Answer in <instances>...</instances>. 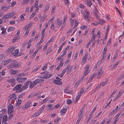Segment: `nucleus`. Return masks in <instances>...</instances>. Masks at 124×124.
Instances as JSON below:
<instances>
[{"label": "nucleus", "mask_w": 124, "mask_h": 124, "mask_svg": "<svg viewBox=\"0 0 124 124\" xmlns=\"http://www.w3.org/2000/svg\"><path fill=\"white\" fill-rule=\"evenodd\" d=\"M56 9V7L55 6H54L52 9V10H51V13H52L54 14V11Z\"/></svg>", "instance_id": "obj_53"}, {"label": "nucleus", "mask_w": 124, "mask_h": 124, "mask_svg": "<svg viewBox=\"0 0 124 124\" xmlns=\"http://www.w3.org/2000/svg\"><path fill=\"white\" fill-rule=\"evenodd\" d=\"M101 86H100V85H99L98 86L96 87L95 89L93 90V92H95Z\"/></svg>", "instance_id": "obj_36"}, {"label": "nucleus", "mask_w": 124, "mask_h": 124, "mask_svg": "<svg viewBox=\"0 0 124 124\" xmlns=\"http://www.w3.org/2000/svg\"><path fill=\"white\" fill-rule=\"evenodd\" d=\"M13 30V27H9L8 30V32H9L12 31Z\"/></svg>", "instance_id": "obj_32"}, {"label": "nucleus", "mask_w": 124, "mask_h": 124, "mask_svg": "<svg viewBox=\"0 0 124 124\" xmlns=\"http://www.w3.org/2000/svg\"><path fill=\"white\" fill-rule=\"evenodd\" d=\"M31 103V101H29L26 104L27 105V106L29 107L30 106V105Z\"/></svg>", "instance_id": "obj_60"}, {"label": "nucleus", "mask_w": 124, "mask_h": 124, "mask_svg": "<svg viewBox=\"0 0 124 124\" xmlns=\"http://www.w3.org/2000/svg\"><path fill=\"white\" fill-rule=\"evenodd\" d=\"M28 107V106H27V105L26 104L23 107L22 109H27Z\"/></svg>", "instance_id": "obj_50"}, {"label": "nucleus", "mask_w": 124, "mask_h": 124, "mask_svg": "<svg viewBox=\"0 0 124 124\" xmlns=\"http://www.w3.org/2000/svg\"><path fill=\"white\" fill-rule=\"evenodd\" d=\"M29 84V81H27L25 83V85L23 86L22 88L23 90H25L28 87V84Z\"/></svg>", "instance_id": "obj_10"}, {"label": "nucleus", "mask_w": 124, "mask_h": 124, "mask_svg": "<svg viewBox=\"0 0 124 124\" xmlns=\"http://www.w3.org/2000/svg\"><path fill=\"white\" fill-rule=\"evenodd\" d=\"M52 76V74L48 73L44 75V78H42L47 79Z\"/></svg>", "instance_id": "obj_11"}, {"label": "nucleus", "mask_w": 124, "mask_h": 124, "mask_svg": "<svg viewBox=\"0 0 124 124\" xmlns=\"http://www.w3.org/2000/svg\"><path fill=\"white\" fill-rule=\"evenodd\" d=\"M91 42V41H89L88 43L86 44V48H88L89 47V45L90 44Z\"/></svg>", "instance_id": "obj_58"}, {"label": "nucleus", "mask_w": 124, "mask_h": 124, "mask_svg": "<svg viewBox=\"0 0 124 124\" xmlns=\"http://www.w3.org/2000/svg\"><path fill=\"white\" fill-rule=\"evenodd\" d=\"M104 23H105V22L104 20L102 19H100L99 22L98 23L99 24H103Z\"/></svg>", "instance_id": "obj_23"}, {"label": "nucleus", "mask_w": 124, "mask_h": 124, "mask_svg": "<svg viewBox=\"0 0 124 124\" xmlns=\"http://www.w3.org/2000/svg\"><path fill=\"white\" fill-rule=\"evenodd\" d=\"M66 70H63L62 71V72L61 74L60 75V77H63V75L64 74H65V72H66Z\"/></svg>", "instance_id": "obj_35"}, {"label": "nucleus", "mask_w": 124, "mask_h": 124, "mask_svg": "<svg viewBox=\"0 0 124 124\" xmlns=\"http://www.w3.org/2000/svg\"><path fill=\"white\" fill-rule=\"evenodd\" d=\"M106 52L105 51H103V52L102 53L103 54V55L102 56V58L105 59L106 56Z\"/></svg>", "instance_id": "obj_52"}, {"label": "nucleus", "mask_w": 124, "mask_h": 124, "mask_svg": "<svg viewBox=\"0 0 124 124\" xmlns=\"http://www.w3.org/2000/svg\"><path fill=\"white\" fill-rule=\"evenodd\" d=\"M8 117L6 115L4 116L3 117L2 120V122H5L7 121L8 120Z\"/></svg>", "instance_id": "obj_24"}, {"label": "nucleus", "mask_w": 124, "mask_h": 124, "mask_svg": "<svg viewBox=\"0 0 124 124\" xmlns=\"http://www.w3.org/2000/svg\"><path fill=\"white\" fill-rule=\"evenodd\" d=\"M64 92L65 93L71 94L72 93V90L70 91L68 90V89H66L64 90Z\"/></svg>", "instance_id": "obj_25"}, {"label": "nucleus", "mask_w": 124, "mask_h": 124, "mask_svg": "<svg viewBox=\"0 0 124 124\" xmlns=\"http://www.w3.org/2000/svg\"><path fill=\"white\" fill-rule=\"evenodd\" d=\"M19 52V50L17 49H16L12 53V54L14 56H18L17 55L18 54Z\"/></svg>", "instance_id": "obj_12"}, {"label": "nucleus", "mask_w": 124, "mask_h": 124, "mask_svg": "<svg viewBox=\"0 0 124 124\" xmlns=\"http://www.w3.org/2000/svg\"><path fill=\"white\" fill-rule=\"evenodd\" d=\"M72 51H70L68 55V57L70 58L71 56V54H72Z\"/></svg>", "instance_id": "obj_62"}, {"label": "nucleus", "mask_w": 124, "mask_h": 124, "mask_svg": "<svg viewBox=\"0 0 124 124\" xmlns=\"http://www.w3.org/2000/svg\"><path fill=\"white\" fill-rule=\"evenodd\" d=\"M33 83L35 85H36L37 84L39 83V82H38V80L37 79H36L35 81H34Z\"/></svg>", "instance_id": "obj_34"}, {"label": "nucleus", "mask_w": 124, "mask_h": 124, "mask_svg": "<svg viewBox=\"0 0 124 124\" xmlns=\"http://www.w3.org/2000/svg\"><path fill=\"white\" fill-rule=\"evenodd\" d=\"M16 94L14 93L11 94L9 95L8 98L9 100L11 99H16Z\"/></svg>", "instance_id": "obj_7"}, {"label": "nucleus", "mask_w": 124, "mask_h": 124, "mask_svg": "<svg viewBox=\"0 0 124 124\" xmlns=\"http://www.w3.org/2000/svg\"><path fill=\"white\" fill-rule=\"evenodd\" d=\"M108 80L107 79L104 82V81L102 82L100 85V86H105V85H106V84L108 83Z\"/></svg>", "instance_id": "obj_15"}, {"label": "nucleus", "mask_w": 124, "mask_h": 124, "mask_svg": "<svg viewBox=\"0 0 124 124\" xmlns=\"http://www.w3.org/2000/svg\"><path fill=\"white\" fill-rule=\"evenodd\" d=\"M94 11V14L97 13L99 12L98 11L96 7H95V10Z\"/></svg>", "instance_id": "obj_49"}, {"label": "nucleus", "mask_w": 124, "mask_h": 124, "mask_svg": "<svg viewBox=\"0 0 124 124\" xmlns=\"http://www.w3.org/2000/svg\"><path fill=\"white\" fill-rule=\"evenodd\" d=\"M46 105H43L41 108H40L39 109V111H40L41 113V112L43 111V109H44L45 108V107Z\"/></svg>", "instance_id": "obj_30"}, {"label": "nucleus", "mask_w": 124, "mask_h": 124, "mask_svg": "<svg viewBox=\"0 0 124 124\" xmlns=\"http://www.w3.org/2000/svg\"><path fill=\"white\" fill-rule=\"evenodd\" d=\"M110 26L109 25H108L107 28L106 32V33H108L109 31V29L110 28Z\"/></svg>", "instance_id": "obj_42"}, {"label": "nucleus", "mask_w": 124, "mask_h": 124, "mask_svg": "<svg viewBox=\"0 0 124 124\" xmlns=\"http://www.w3.org/2000/svg\"><path fill=\"white\" fill-rule=\"evenodd\" d=\"M56 21L57 22H58V26L59 27L60 26L62 23V21H59V18H58L57 20Z\"/></svg>", "instance_id": "obj_26"}, {"label": "nucleus", "mask_w": 124, "mask_h": 124, "mask_svg": "<svg viewBox=\"0 0 124 124\" xmlns=\"http://www.w3.org/2000/svg\"><path fill=\"white\" fill-rule=\"evenodd\" d=\"M29 82V84H30L29 86V88L30 89L32 88L35 86L33 83L31 81H28Z\"/></svg>", "instance_id": "obj_14"}, {"label": "nucleus", "mask_w": 124, "mask_h": 124, "mask_svg": "<svg viewBox=\"0 0 124 124\" xmlns=\"http://www.w3.org/2000/svg\"><path fill=\"white\" fill-rule=\"evenodd\" d=\"M47 17V15H45L43 16L42 18L40 19V22H42L43 21H44V20L46 19Z\"/></svg>", "instance_id": "obj_21"}, {"label": "nucleus", "mask_w": 124, "mask_h": 124, "mask_svg": "<svg viewBox=\"0 0 124 124\" xmlns=\"http://www.w3.org/2000/svg\"><path fill=\"white\" fill-rule=\"evenodd\" d=\"M12 60H11L10 59H9L8 60H5L4 61L7 64L9 63L10 62H11Z\"/></svg>", "instance_id": "obj_41"}, {"label": "nucleus", "mask_w": 124, "mask_h": 124, "mask_svg": "<svg viewBox=\"0 0 124 124\" xmlns=\"http://www.w3.org/2000/svg\"><path fill=\"white\" fill-rule=\"evenodd\" d=\"M49 99L48 98H45V99L43 100L42 101V104L45 103L46 101Z\"/></svg>", "instance_id": "obj_37"}, {"label": "nucleus", "mask_w": 124, "mask_h": 124, "mask_svg": "<svg viewBox=\"0 0 124 124\" xmlns=\"http://www.w3.org/2000/svg\"><path fill=\"white\" fill-rule=\"evenodd\" d=\"M120 62V61H117L112 67L111 69L112 70L115 69L117 67V65H118Z\"/></svg>", "instance_id": "obj_17"}, {"label": "nucleus", "mask_w": 124, "mask_h": 124, "mask_svg": "<svg viewBox=\"0 0 124 124\" xmlns=\"http://www.w3.org/2000/svg\"><path fill=\"white\" fill-rule=\"evenodd\" d=\"M17 80L20 83L23 82V79L22 78H17Z\"/></svg>", "instance_id": "obj_20"}, {"label": "nucleus", "mask_w": 124, "mask_h": 124, "mask_svg": "<svg viewBox=\"0 0 124 124\" xmlns=\"http://www.w3.org/2000/svg\"><path fill=\"white\" fill-rule=\"evenodd\" d=\"M47 64H46L42 68V70H45L46 69Z\"/></svg>", "instance_id": "obj_45"}, {"label": "nucleus", "mask_w": 124, "mask_h": 124, "mask_svg": "<svg viewBox=\"0 0 124 124\" xmlns=\"http://www.w3.org/2000/svg\"><path fill=\"white\" fill-rule=\"evenodd\" d=\"M22 86L21 84H18L14 88V90L16 91L17 92H21L23 90L21 87Z\"/></svg>", "instance_id": "obj_2"}, {"label": "nucleus", "mask_w": 124, "mask_h": 124, "mask_svg": "<svg viewBox=\"0 0 124 124\" xmlns=\"http://www.w3.org/2000/svg\"><path fill=\"white\" fill-rule=\"evenodd\" d=\"M124 77V76H121L120 77H119L117 79V80L119 81L121 80L122 78Z\"/></svg>", "instance_id": "obj_56"}, {"label": "nucleus", "mask_w": 124, "mask_h": 124, "mask_svg": "<svg viewBox=\"0 0 124 124\" xmlns=\"http://www.w3.org/2000/svg\"><path fill=\"white\" fill-rule=\"evenodd\" d=\"M26 31L24 35V36H27L29 32V30H27Z\"/></svg>", "instance_id": "obj_46"}, {"label": "nucleus", "mask_w": 124, "mask_h": 124, "mask_svg": "<svg viewBox=\"0 0 124 124\" xmlns=\"http://www.w3.org/2000/svg\"><path fill=\"white\" fill-rule=\"evenodd\" d=\"M94 76V75L93 74L91 76L90 78V79L91 80H93Z\"/></svg>", "instance_id": "obj_64"}, {"label": "nucleus", "mask_w": 124, "mask_h": 124, "mask_svg": "<svg viewBox=\"0 0 124 124\" xmlns=\"http://www.w3.org/2000/svg\"><path fill=\"white\" fill-rule=\"evenodd\" d=\"M72 69V67H70V68H69V69L67 70H68V71H67V74H69L71 72Z\"/></svg>", "instance_id": "obj_54"}, {"label": "nucleus", "mask_w": 124, "mask_h": 124, "mask_svg": "<svg viewBox=\"0 0 124 124\" xmlns=\"http://www.w3.org/2000/svg\"><path fill=\"white\" fill-rule=\"evenodd\" d=\"M10 72L13 75H15L16 73L18 72V70H14L12 69H10Z\"/></svg>", "instance_id": "obj_13"}, {"label": "nucleus", "mask_w": 124, "mask_h": 124, "mask_svg": "<svg viewBox=\"0 0 124 124\" xmlns=\"http://www.w3.org/2000/svg\"><path fill=\"white\" fill-rule=\"evenodd\" d=\"M25 95L24 93H23L19 96V98H21L23 96Z\"/></svg>", "instance_id": "obj_57"}, {"label": "nucleus", "mask_w": 124, "mask_h": 124, "mask_svg": "<svg viewBox=\"0 0 124 124\" xmlns=\"http://www.w3.org/2000/svg\"><path fill=\"white\" fill-rule=\"evenodd\" d=\"M67 110V109L64 108L61 110L60 111V113L62 115L65 114L66 113Z\"/></svg>", "instance_id": "obj_16"}, {"label": "nucleus", "mask_w": 124, "mask_h": 124, "mask_svg": "<svg viewBox=\"0 0 124 124\" xmlns=\"http://www.w3.org/2000/svg\"><path fill=\"white\" fill-rule=\"evenodd\" d=\"M66 37H62V39L60 40V44L65 40Z\"/></svg>", "instance_id": "obj_51"}, {"label": "nucleus", "mask_w": 124, "mask_h": 124, "mask_svg": "<svg viewBox=\"0 0 124 124\" xmlns=\"http://www.w3.org/2000/svg\"><path fill=\"white\" fill-rule=\"evenodd\" d=\"M38 82H39V83H40L42 82H43L44 81V80L41 79V78H39L37 79Z\"/></svg>", "instance_id": "obj_44"}, {"label": "nucleus", "mask_w": 124, "mask_h": 124, "mask_svg": "<svg viewBox=\"0 0 124 124\" xmlns=\"http://www.w3.org/2000/svg\"><path fill=\"white\" fill-rule=\"evenodd\" d=\"M52 48L50 47L49 48H48L47 49V51L46 53V55H47L49 53H50V52H51Z\"/></svg>", "instance_id": "obj_28"}, {"label": "nucleus", "mask_w": 124, "mask_h": 124, "mask_svg": "<svg viewBox=\"0 0 124 124\" xmlns=\"http://www.w3.org/2000/svg\"><path fill=\"white\" fill-rule=\"evenodd\" d=\"M15 14L13 13H10L4 15L2 17V19L5 20L6 19H8L15 15Z\"/></svg>", "instance_id": "obj_3"}, {"label": "nucleus", "mask_w": 124, "mask_h": 124, "mask_svg": "<svg viewBox=\"0 0 124 124\" xmlns=\"http://www.w3.org/2000/svg\"><path fill=\"white\" fill-rule=\"evenodd\" d=\"M16 47L14 46H13L8 48L6 51V52L8 53H10L13 50L15 49Z\"/></svg>", "instance_id": "obj_9"}, {"label": "nucleus", "mask_w": 124, "mask_h": 124, "mask_svg": "<svg viewBox=\"0 0 124 124\" xmlns=\"http://www.w3.org/2000/svg\"><path fill=\"white\" fill-rule=\"evenodd\" d=\"M13 106L11 104H10L8 106V114L11 113L13 111Z\"/></svg>", "instance_id": "obj_5"}, {"label": "nucleus", "mask_w": 124, "mask_h": 124, "mask_svg": "<svg viewBox=\"0 0 124 124\" xmlns=\"http://www.w3.org/2000/svg\"><path fill=\"white\" fill-rule=\"evenodd\" d=\"M86 14L84 15V17L85 20L88 21L89 20L88 18L90 17V15H89V13L87 11H86Z\"/></svg>", "instance_id": "obj_6"}, {"label": "nucleus", "mask_w": 124, "mask_h": 124, "mask_svg": "<svg viewBox=\"0 0 124 124\" xmlns=\"http://www.w3.org/2000/svg\"><path fill=\"white\" fill-rule=\"evenodd\" d=\"M102 70V67H101L98 70V71L97 73L96 74L97 76V78H100L102 75L103 73L101 72Z\"/></svg>", "instance_id": "obj_4"}, {"label": "nucleus", "mask_w": 124, "mask_h": 124, "mask_svg": "<svg viewBox=\"0 0 124 124\" xmlns=\"http://www.w3.org/2000/svg\"><path fill=\"white\" fill-rule=\"evenodd\" d=\"M13 115L12 114H10L8 116V119L10 120L11 118L13 117Z\"/></svg>", "instance_id": "obj_59"}, {"label": "nucleus", "mask_w": 124, "mask_h": 124, "mask_svg": "<svg viewBox=\"0 0 124 124\" xmlns=\"http://www.w3.org/2000/svg\"><path fill=\"white\" fill-rule=\"evenodd\" d=\"M87 5L89 7H90L92 5V3L90 0H88L86 2Z\"/></svg>", "instance_id": "obj_19"}, {"label": "nucleus", "mask_w": 124, "mask_h": 124, "mask_svg": "<svg viewBox=\"0 0 124 124\" xmlns=\"http://www.w3.org/2000/svg\"><path fill=\"white\" fill-rule=\"evenodd\" d=\"M17 37L16 36L14 38L12 41V42L13 43H14L15 42L16 40H17L18 39V38L17 37Z\"/></svg>", "instance_id": "obj_31"}, {"label": "nucleus", "mask_w": 124, "mask_h": 124, "mask_svg": "<svg viewBox=\"0 0 124 124\" xmlns=\"http://www.w3.org/2000/svg\"><path fill=\"white\" fill-rule=\"evenodd\" d=\"M53 83L55 84L59 85H61L62 84L60 80L57 79H54L53 81Z\"/></svg>", "instance_id": "obj_8"}, {"label": "nucleus", "mask_w": 124, "mask_h": 124, "mask_svg": "<svg viewBox=\"0 0 124 124\" xmlns=\"http://www.w3.org/2000/svg\"><path fill=\"white\" fill-rule=\"evenodd\" d=\"M54 39L52 38L50 39L47 42V43L48 44H49L52 41L54 40Z\"/></svg>", "instance_id": "obj_48"}, {"label": "nucleus", "mask_w": 124, "mask_h": 124, "mask_svg": "<svg viewBox=\"0 0 124 124\" xmlns=\"http://www.w3.org/2000/svg\"><path fill=\"white\" fill-rule=\"evenodd\" d=\"M11 62L12 63L8 66V68H17L20 65L19 63H18L17 61L12 60Z\"/></svg>", "instance_id": "obj_1"}, {"label": "nucleus", "mask_w": 124, "mask_h": 124, "mask_svg": "<svg viewBox=\"0 0 124 124\" xmlns=\"http://www.w3.org/2000/svg\"><path fill=\"white\" fill-rule=\"evenodd\" d=\"M50 6L49 5H47L45 7V10L44 11V12H46V11H47L49 8Z\"/></svg>", "instance_id": "obj_33"}, {"label": "nucleus", "mask_w": 124, "mask_h": 124, "mask_svg": "<svg viewBox=\"0 0 124 124\" xmlns=\"http://www.w3.org/2000/svg\"><path fill=\"white\" fill-rule=\"evenodd\" d=\"M87 27V26H82L81 27V29L82 30H84Z\"/></svg>", "instance_id": "obj_55"}, {"label": "nucleus", "mask_w": 124, "mask_h": 124, "mask_svg": "<svg viewBox=\"0 0 124 124\" xmlns=\"http://www.w3.org/2000/svg\"><path fill=\"white\" fill-rule=\"evenodd\" d=\"M89 71L88 70H85V72L83 74V75L85 76L88 73Z\"/></svg>", "instance_id": "obj_39"}, {"label": "nucleus", "mask_w": 124, "mask_h": 124, "mask_svg": "<svg viewBox=\"0 0 124 124\" xmlns=\"http://www.w3.org/2000/svg\"><path fill=\"white\" fill-rule=\"evenodd\" d=\"M117 111V110L115 109L114 110H113L112 112L110 113L109 115L111 116L116 113Z\"/></svg>", "instance_id": "obj_27"}, {"label": "nucleus", "mask_w": 124, "mask_h": 124, "mask_svg": "<svg viewBox=\"0 0 124 124\" xmlns=\"http://www.w3.org/2000/svg\"><path fill=\"white\" fill-rule=\"evenodd\" d=\"M111 38H109V40H108V42L107 43V45L108 44H110L111 42Z\"/></svg>", "instance_id": "obj_63"}, {"label": "nucleus", "mask_w": 124, "mask_h": 124, "mask_svg": "<svg viewBox=\"0 0 124 124\" xmlns=\"http://www.w3.org/2000/svg\"><path fill=\"white\" fill-rule=\"evenodd\" d=\"M84 91V89H83V88L81 89H80L79 93H78V94H80V96L82 94L83 92Z\"/></svg>", "instance_id": "obj_47"}, {"label": "nucleus", "mask_w": 124, "mask_h": 124, "mask_svg": "<svg viewBox=\"0 0 124 124\" xmlns=\"http://www.w3.org/2000/svg\"><path fill=\"white\" fill-rule=\"evenodd\" d=\"M29 0H23L22 3L24 4H27L29 2Z\"/></svg>", "instance_id": "obj_38"}, {"label": "nucleus", "mask_w": 124, "mask_h": 124, "mask_svg": "<svg viewBox=\"0 0 124 124\" xmlns=\"http://www.w3.org/2000/svg\"><path fill=\"white\" fill-rule=\"evenodd\" d=\"M20 33V31L19 30H18L17 31L16 34L15 35L17 37H18Z\"/></svg>", "instance_id": "obj_61"}, {"label": "nucleus", "mask_w": 124, "mask_h": 124, "mask_svg": "<svg viewBox=\"0 0 124 124\" xmlns=\"http://www.w3.org/2000/svg\"><path fill=\"white\" fill-rule=\"evenodd\" d=\"M80 94H78V95L75 98V100L74 102L75 104L79 100L80 98Z\"/></svg>", "instance_id": "obj_18"}, {"label": "nucleus", "mask_w": 124, "mask_h": 124, "mask_svg": "<svg viewBox=\"0 0 124 124\" xmlns=\"http://www.w3.org/2000/svg\"><path fill=\"white\" fill-rule=\"evenodd\" d=\"M61 120V118H58L54 120V121L55 123H57L59 121Z\"/></svg>", "instance_id": "obj_29"}, {"label": "nucleus", "mask_w": 124, "mask_h": 124, "mask_svg": "<svg viewBox=\"0 0 124 124\" xmlns=\"http://www.w3.org/2000/svg\"><path fill=\"white\" fill-rule=\"evenodd\" d=\"M67 103L68 104L70 105L72 103V101L68 99L67 101Z\"/></svg>", "instance_id": "obj_40"}, {"label": "nucleus", "mask_w": 124, "mask_h": 124, "mask_svg": "<svg viewBox=\"0 0 124 124\" xmlns=\"http://www.w3.org/2000/svg\"><path fill=\"white\" fill-rule=\"evenodd\" d=\"M88 55L87 54H85V55L83 57L82 62H85V61L87 60Z\"/></svg>", "instance_id": "obj_22"}, {"label": "nucleus", "mask_w": 124, "mask_h": 124, "mask_svg": "<svg viewBox=\"0 0 124 124\" xmlns=\"http://www.w3.org/2000/svg\"><path fill=\"white\" fill-rule=\"evenodd\" d=\"M21 102H22V101H21V100H19L18 102L16 104L17 106H19L20 105V104L21 103Z\"/></svg>", "instance_id": "obj_43"}]
</instances>
